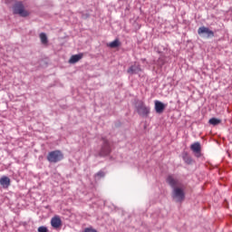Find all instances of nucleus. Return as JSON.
Wrapping results in <instances>:
<instances>
[{"label":"nucleus","instance_id":"1","mask_svg":"<svg viewBox=\"0 0 232 232\" xmlns=\"http://www.w3.org/2000/svg\"><path fill=\"white\" fill-rule=\"evenodd\" d=\"M63 159H64V155L61 150H53L47 155L48 162H52L53 164H56V162H61Z\"/></svg>","mask_w":232,"mask_h":232},{"label":"nucleus","instance_id":"2","mask_svg":"<svg viewBox=\"0 0 232 232\" xmlns=\"http://www.w3.org/2000/svg\"><path fill=\"white\" fill-rule=\"evenodd\" d=\"M13 10H14V14L20 15V17H28V15H30V12L24 9V5H23V2H17L14 5Z\"/></svg>","mask_w":232,"mask_h":232},{"label":"nucleus","instance_id":"3","mask_svg":"<svg viewBox=\"0 0 232 232\" xmlns=\"http://www.w3.org/2000/svg\"><path fill=\"white\" fill-rule=\"evenodd\" d=\"M136 110L140 117H148L150 115V109L142 101L137 102Z\"/></svg>","mask_w":232,"mask_h":232},{"label":"nucleus","instance_id":"4","mask_svg":"<svg viewBox=\"0 0 232 232\" xmlns=\"http://www.w3.org/2000/svg\"><path fill=\"white\" fill-rule=\"evenodd\" d=\"M172 198L176 199V202H182L186 198L184 188L182 187H177L173 188Z\"/></svg>","mask_w":232,"mask_h":232},{"label":"nucleus","instance_id":"5","mask_svg":"<svg viewBox=\"0 0 232 232\" xmlns=\"http://www.w3.org/2000/svg\"><path fill=\"white\" fill-rule=\"evenodd\" d=\"M167 182L171 188H173V189L178 188L177 186H179V188H182V183H180V180H179V179L175 178L173 175L168 176Z\"/></svg>","mask_w":232,"mask_h":232},{"label":"nucleus","instance_id":"6","mask_svg":"<svg viewBox=\"0 0 232 232\" xmlns=\"http://www.w3.org/2000/svg\"><path fill=\"white\" fill-rule=\"evenodd\" d=\"M198 35H202V34H206L208 35V37H215V33L213 31L209 30V28H208L206 26L199 27L198 30Z\"/></svg>","mask_w":232,"mask_h":232},{"label":"nucleus","instance_id":"7","mask_svg":"<svg viewBox=\"0 0 232 232\" xmlns=\"http://www.w3.org/2000/svg\"><path fill=\"white\" fill-rule=\"evenodd\" d=\"M51 226L54 228V229H59V227H61V226H63V221L61 220V218H59V216H55L51 219Z\"/></svg>","mask_w":232,"mask_h":232},{"label":"nucleus","instance_id":"8","mask_svg":"<svg viewBox=\"0 0 232 232\" xmlns=\"http://www.w3.org/2000/svg\"><path fill=\"white\" fill-rule=\"evenodd\" d=\"M154 104L156 113H164V110H166V104L160 101H155Z\"/></svg>","mask_w":232,"mask_h":232},{"label":"nucleus","instance_id":"9","mask_svg":"<svg viewBox=\"0 0 232 232\" xmlns=\"http://www.w3.org/2000/svg\"><path fill=\"white\" fill-rule=\"evenodd\" d=\"M140 72H142V69H140V65L134 63V65H131L128 70L127 72L130 75H133V73H139Z\"/></svg>","mask_w":232,"mask_h":232},{"label":"nucleus","instance_id":"10","mask_svg":"<svg viewBox=\"0 0 232 232\" xmlns=\"http://www.w3.org/2000/svg\"><path fill=\"white\" fill-rule=\"evenodd\" d=\"M82 57H84V53H82L72 55L69 60V63L75 64V63H79V61H81V59H82Z\"/></svg>","mask_w":232,"mask_h":232},{"label":"nucleus","instance_id":"11","mask_svg":"<svg viewBox=\"0 0 232 232\" xmlns=\"http://www.w3.org/2000/svg\"><path fill=\"white\" fill-rule=\"evenodd\" d=\"M110 143H108V140H103V147L102 148L101 155H110Z\"/></svg>","mask_w":232,"mask_h":232},{"label":"nucleus","instance_id":"12","mask_svg":"<svg viewBox=\"0 0 232 232\" xmlns=\"http://www.w3.org/2000/svg\"><path fill=\"white\" fill-rule=\"evenodd\" d=\"M0 184L4 187V188H8L10 186V178L6 177V176H3L0 179Z\"/></svg>","mask_w":232,"mask_h":232},{"label":"nucleus","instance_id":"13","mask_svg":"<svg viewBox=\"0 0 232 232\" xmlns=\"http://www.w3.org/2000/svg\"><path fill=\"white\" fill-rule=\"evenodd\" d=\"M190 150L194 151V153H200V143L199 142H195L190 146Z\"/></svg>","mask_w":232,"mask_h":232},{"label":"nucleus","instance_id":"14","mask_svg":"<svg viewBox=\"0 0 232 232\" xmlns=\"http://www.w3.org/2000/svg\"><path fill=\"white\" fill-rule=\"evenodd\" d=\"M107 46H109V48H119V46H121V41H119V39H116L107 44Z\"/></svg>","mask_w":232,"mask_h":232},{"label":"nucleus","instance_id":"15","mask_svg":"<svg viewBox=\"0 0 232 232\" xmlns=\"http://www.w3.org/2000/svg\"><path fill=\"white\" fill-rule=\"evenodd\" d=\"M208 122L212 125V126H218V124H220L222 122V120L218 119V118H211Z\"/></svg>","mask_w":232,"mask_h":232},{"label":"nucleus","instance_id":"16","mask_svg":"<svg viewBox=\"0 0 232 232\" xmlns=\"http://www.w3.org/2000/svg\"><path fill=\"white\" fill-rule=\"evenodd\" d=\"M40 40H41L42 44H48V36H46V34L41 33Z\"/></svg>","mask_w":232,"mask_h":232},{"label":"nucleus","instance_id":"17","mask_svg":"<svg viewBox=\"0 0 232 232\" xmlns=\"http://www.w3.org/2000/svg\"><path fill=\"white\" fill-rule=\"evenodd\" d=\"M183 160L184 162H186V164H192L193 163V159H191V157H189V155L185 154L183 156Z\"/></svg>","mask_w":232,"mask_h":232},{"label":"nucleus","instance_id":"18","mask_svg":"<svg viewBox=\"0 0 232 232\" xmlns=\"http://www.w3.org/2000/svg\"><path fill=\"white\" fill-rule=\"evenodd\" d=\"M104 175H105L104 171L100 170L98 173L95 174V177L102 179V177H104Z\"/></svg>","mask_w":232,"mask_h":232},{"label":"nucleus","instance_id":"19","mask_svg":"<svg viewBox=\"0 0 232 232\" xmlns=\"http://www.w3.org/2000/svg\"><path fill=\"white\" fill-rule=\"evenodd\" d=\"M38 232H48V228L44 226L39 227Z\"/></svg>","mask_w":232,"mask_h":232}]
</instances>
